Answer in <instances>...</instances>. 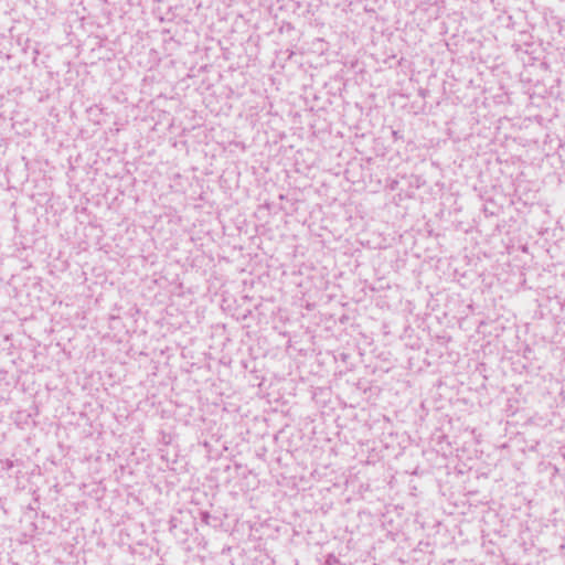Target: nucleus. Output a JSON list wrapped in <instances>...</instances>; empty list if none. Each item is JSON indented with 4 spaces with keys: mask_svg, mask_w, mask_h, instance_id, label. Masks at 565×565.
<instances>
[{
    "mask_svg": "<svg viewBox=\"0 0 565 565\" xmlns=\"http://www.w3.org/2000/svg\"><path fill=\"white\" fill-rule=\"evenodd\" d=\"M12 467H13L12 461L8 460V461H7V468H8V469H10V468H12Z\"/></svg>",
    "mask_w": 565,
    "mask_h": 565,
    "instance_id": "f257e3e1",
    "label": "nucleus"
}]
</instances>
